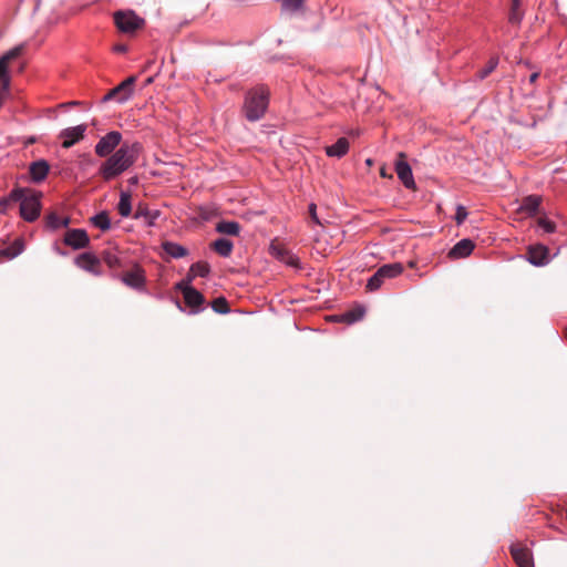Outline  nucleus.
<instances>
[{
  "label": "nucleus",
  "mask_w": 567,
  "mask_h": 567,
  "mask_svg": "<svg viewBox=\"0 0 567 567\" xmlns=\"http://www.w3.org/2000/svg\"><path fill=\"white\" fill-rule=\"evenodd\" d=\"M475 245L471 239H462L449 251L452 259L465 258L471 255Z\"/></svg>",
  "instance_id": "f3484780"
},
{
  "label": "nucleus",
  "mask_w": 567,
  "mask_h": 567,
  "mask_svg": "<svg viewBox=\"0 0 567 567\" xmlns=\"http://www.w3.org/2000/svg\"><path fill=\"white\" fill-rule=\"evenodd\" d=\"M10 200H13V199L11 198V195L9 196V198H2V199L0 200V212H4V210H6V208H7V206H8V204H9V202H10Z\"/></svg>",
  "instance_id": "79ce46f5"
},
{
  "label": "nucleus",
  "mask_w": 567,
  "mask_h": 567,
  "mask_svg": "<svg viewBox=\"0 0 567 567\" xmlns=\"http://www.w3.org/2000/svg\"><path fill=\"white\" fill-rule=\"evenodd\" d=\"M395 172L398 177L403 183V185L409 189H415V182L413 178L411 166L406 162V156L404 153H399L398 158L395 161Z\"/></svg>",
  "instance_id": "9d476101"
},
{
  "label": "nucleus",
  "mask_w": 567,
  "mask_h": 567,
  "mask_svg": "<svg viewBox=\"0 0 567 567\" xmlns=\"http://www.w3.org/2000/svg\"><path fill=\"white\" fill-rule=\"evenodd\" d=\"M148 214H150V210L140 205L137 208H136V212H135V215H134V218H141V217H144V218H147L148 217Z\"/></svg>",
  "instance_id": "58836bf2"
},
{
  "label": "nucleus",
  "mask_w": 567,
  "mask_h": 567,
  "mask_svg": "<svg viewBox=\"0 0 567 567\" xmlns=\"http://www.w3.org/2000/svg\"><path fill=\"white\" fill-rule=\"evenodd\" d=\"M69 223H70L69 217H60L55 213H51L47 217V225H48V227H50L52 229H58L60 227H68Z\"/></svg>",
  "instance_id": "c756f323"
},
{
  "label": "nucleus",
  "mask_w": 567,
  "mask_h": 567,
  "mask_svg": "<svg viewBox=\"0 0 567 567\" xmlns=\"http://www.w3.org/2000/svg\"><path fill=\"white\" fill-rule=\"evenodd\" d=\"M540 202L542 198L539 196H527L523 199L520 209L529 214H535L540 205Z\"/></svg>",
  "instance_id": "bb28decb"
},
{
  "label": "nucleus",
  "mask_w": 567,
  "mask_h": 567,
  "mask_svg": "<svg viewBox=\"0 0 567 567\" xmlns=\"http://www.w3.org/2000/svg\"><path fill=\"white\" fill-rule=\"evenodd\" d=\"M140 150L141 145L138 143H123L102 163L99 175L106 182L120 176L136 162Z\"/></svg>",
  "instance_id": "f257e3e1"
},
{
  "label": "nucleus",
  "mask_w": 567,
  "mask_h": 567,
  "mask_svg": "<svg viewBox=\"0 0 567 567\" xmlns=\"http://www.w3.org/2000/svg\"><path fill=\"white\" fill-rule=\"evenodd\" d=\"M114 22L124 33H133L144 25V20L133 11H117L114 13Z\"/></svg>",
  "instance_id": "423d86ee"
},
{
  "label": "nucleus",
  "mask_w": 567,
  "mask_h": 567,
  "mask_svg": "<svg viewBox=\"0 0 567 567\" xmlns=\"http://www.w3.org/2000/svg\"><path fill=\"white\" fill-rule=\"evenodd\" d=\"M152 64H153V61H152V60L147 61V63H146V64H145V66L143 68V71L148 70V69L151 68V65H152Z\"/></svg>",
  "instance_id": "a18cd8bd"
},
{
  "label": "nucleus",
  "mask_w": 567,
  "mask_h": 567,
  "mask_svg": "<svg viewBox=\"0 0 567 567\" xmlns=\"http://www.w3.org/2000/svg\"><path fill=\"white\" fill-rule=\"evenodd\" d=\"M113 50L118 53H125L127 51V47L125 44H116Z\"/></svg>",
  "instance_id": "37998d69"
},
{
  "label": "nucleus",
  "mask_w": 567,
  "mask_h": 567,
  "mask_svg": "<svg viewBox=\"0 0 567 567\" xmlns=\"http://www.w3.org/2000/svg\"><path fill=\"white\" fill-rule=\"evenodd\" d=\"M24 44H19L0 58V107L2 106L10 85V78L8 75L9 64L18 59L24 52Z\"/></svg>",
  "instance_id": "20e7f679"
},
{
  "label": "nucleus",
  "mask_w": 567,
  "mask_h": 567,
  "mask_svg": "<svg viewBox=\"0 0 567 567\" xmlns=\"http://www.w3.org/2000/svg\"><path fill=\"white\" fill-rule=\"evenodd\" d=\"M269 91L264 86L250 90L245 97L243 113L250 122L260 120L268 106Z\"/></svg>",
  "instance_id": "f03ea898"
},
{
  "label": "nucleus",
  "mask_w": 567,
  "mask_h": 567,
  "mask_svg": "<svg viewBox=\"0 0 567 567\" xmlns=\"http://www.w3.org/2000/svg\"><path fill=\"white\" fill-rule=\"evenodd\" d=\"M520 7H522L520 0H512V6H511V10H509V16H508V21L512 24L520 23L523 17H524V12L520 9Z\"/></svg>",
  "instance_id": "cd10ccee"
},
{
  "label": "nucleus",
  "mask_w": 567,
  "mask_h": 567,
  "mask_svg": "<svg viewBox=\"0 0 567 567\" xmlns=\"http://www.w3.org/2000/svg\"><path fill=\"white\" fill-rule=\"evenodd\" d=\"M118 214L122 217H128L132 212V197L130 193L122 192L120 196V202L117 204Z\"/></svg>",
  "instance_id": "b1692460"
},
{
  "label": "nucleus",
  "mask_w": 567,
  "mask_h": 567,
  "mask_svg": "<svg viewBox=\"0 0 567 567\" xmlns=\"http://www.w3.org/2000/svg\"><path fill=\"white\" fill-rule=\"evenodd\" d=\"M364 308L363 307H355L342 315V320L347 323H353L364 316Z\"/></svg>",
  "instance_id": "7c9ffc66"
},
{
  "label": "nucleus",
  "mask_w": 567,
  "mask_h": 567,
  "mask_svg": "<svg viewBox=\"0 0 567 567\" xmlns=\"http://www.w3.org/2000/svg\"><path fill=\"white\" fill-rule=\"evenodd\" d=\"M190 267L192 270L195 271L196 276L199 277H207L208 274L210 272V266L206 261L195 262Z\"/></svg>",
  "instance_id": "72a5a7b5"
},
{
  "label": "nucleus",
  "mask_w": 567,
  "mask_h": 567,
  "mask_svg": "<svg viewBox=\"0 0 567 567\" xmlns=\"http://www.w3.org/2000/svg\"><path fill=\"white\" fill-rule=\"evenodd\" d=\"M152 82H153V78H148V79L146 80V84H151Z\"/></svg>",
  "instance_id": "de8ad7c7"
},
{
  "label": "nucleus",
  "mask_w": 567,
  "mask_h": 567,
  "mask_svg": "<svg viewBox=\"0 0 567 567\" xmlns=\"http://www.w3.org/2000/svg\"><path fill=\"white\" fill-rule=\"evenodd\" d=\"M102 260L111 268L116 269L122 267L121 259L115 249H106L101 254Z\"/></svg>",
  "instance_id": "a878e982"
},
{
  "label": "nucleus",
  "mask_w": 567,
  "mask_h": 567,
  "mask_svg": "<svg viewBox=\"0 0 567 567\" xmlns=\"http://www.w3.org/2000/svg\"><path fill=\"white\" fill-rule=\"evenodd\" d=\"M159 213L157 210L150 212L147 219L148 225H153L154 220L158 217Z\"/></svg>",
  "instance_id": "a19ab883"
},
{
  "label": "nucleus",
  "mask_w": 567,
  "mask_h": 567,
  "mask_svg": "<svg viewBox=\"0 0 567 567\" xmlns=\"http://www.w3.org/2000/svg\"><path fill=\"white\" fill-rule=\"evenodd\" d=\"M349 151V141L346 137H340L330 146L326 147V154L330 157H342Z\"/></svg>",
  "instance_id": "412c9836"
},
{
  "label": "nucleus",
  "mask_w": 567,
  "mask_h": 567,
  "mask_svg": "<svg viewBox=\"0 0 567 567\" xmlns=\"http://www.w3.org/2000/svg\"><path fill=\"white\" fill-rule=\"evenodd\" d=\"M403 271V266L400 262L388 264L380 267L377 272L368 280L367 290H378L385 279L395 278Z\"/></svg>",
  "instance_id": "39448f33"
},
{
  "label": "nucleus",
  "mask_w": 567,
  "mask_h": 567,
  "mask_svg": "<svg viewBox=\"0 0 567 567\" xmlns=\"http://www.w3.org/2000/svg\"><path fill=\"white\" fill-rule=\"evenodd\" d=\"M467 217V210L464 206L458 205L456 207L455 221L457 225H461Z\"/></svg>",
  "instance_id": "c9c22d12"
},
{
  "label": "nucleus",
  "mask_w": 567,
  "mask_h": 567,
  "mask_svg": "<svg viewBox=\"0 0 567 567\" xmlns=\"http://www.w3.org/2000/svg\"><path fill=\"white\" fill-rule=\"evenodd\" d=\"M195 277H196V274H195V271L192 270V267H190L186 279L182 280L179 284L190 285V282L194 280Z\"/></svg>",
  "instance_id": "ea45409f"
},
{
  "label": "nucleus",
  "mask_w": 567,
  "mask_h": 567,
  "mask_svg": "<svg viewBox=\"0 0 567 567\" xmlns=\"http://www.w3.org/2000/svg\"><path fill=\"white\" fill-rule=\"evenodd\" d=\"M176 289L183 293L186 306L192 308L193 312H197L205 301L204 296L188 284H177Z\"/></svg>",
  "instance_id": "1a4fd4ad"
},
{
  "label": "nucleus",
  "mask_w": 567,
  "mask_h": 567,
  "mask_svg": "<svg viewBox=\"0 0 567 567\" xmlns=\"http://www.w3.org/2000/svg\"><path fill=\"white\" fill-rule=\"evenodd\" d=\"M162 247L173 258H183L188 255V250L184 246L173 241H164Z\"/></svg>",
  "instance_id": "5701e85b"
},
{
  "label": "nucleus",
  "mask_w": 567,
  "mask_h": 567,
  "mask_svg": "<svg viewBox=\"0 0 567 567\" xmlns=\"http://www.w3.org/2000/svg\"><path fill=\"white\" fill-rule=\"evenodd\" d=\"M76 104H78V102H70V103H68V105H71V106H74ZM60 106L63 107V106H66V104H61Z\"/></svg>",
  "instance_id": "49530a36"
},
{
  "label": "nucleus",
  "mask_w": 567,
  "mask_h": 567,
  "mask_svg": "<svg viewBox=\"0 0 567 567\" xmlns=\"http://www.w3.org/2000/svg\"><path fill=\"white\" fill-rule=\"evenodd\" d=\"M11 198L20 202L21 217L27 221H34L40 215V193L27 188H16L11 192Z\"/></svg>",
  "instance_id": "7ed1b4c3"
},
{
  "label": "nucleus",
  "mask_w": 567,
  "mask_h": 567,
  "mask_svg": "<svg viewBox=\"0 0 567 567\" xmlns=\"http://www.w3.org/2000/svg\"><path fill=\"white\" fill-rule=\"evenodd\" d=\"M122 281L130 288L142 290L146 282L145 271L138 266L134 267L122 275Z\"/></svg>",
  "instance_id": "f8f14e48"
},
{
  "label": "nucleus",
  "mask_w": 567,
  "mask_h": 567,
  "mask_svg": "<svg viewBox=\"0 0 567 567\" xmlns=\"http://www.w3.org/2000/svg\"><path fill=\"white\" fill-rule=\"evenodd\" d=\"M381 176H383V177H385V176H386V174H385L384 169H381Z\"/></svg>",
  "instance_id": "09e8293b"
},
{
  "label": "nucleus",
  "mask_w": 567,
  "mask_h": 567,
  "mask_svg": "<svg viewBox=\"0 0 567 567\" xmlns=\"http://www.w3.org/2000/svg\"><path fill=\"white\" fill-rule=\"evenodd\" d=\"M497 64H498V58L497 56L491 58L488 60L486 66L478 71L477 76L481 80L487 78L496 69Z\"/></svg>",
  "instance_id": "2f4dec72"
},
{
  "label": "nucleus",
  "mask_w": 567,
  "mask_h": 567,
  "mask_svg": "<svg viewBox=\"0 0 567 567\" xmlns=\"http://www.w3.org/2000/svg\"><path fill=\"white\" fill-rule=\"evenodd\" d=\"M565 336H566V338H567V329H566V331H565Z\"/></svg>",
  "instance_id": "8fccbe9b"
},
{
  "label": "nucleus",
  "mask_w": 567,
  "mask_h": 567,
  "mask_svg": "<svg viewBox=\"0 0 567 567\" xmlns=\"http://www.w3.org/2000/svg\"><path fill=\"white\" fill-rule=\"evenodd\" d=\"M302 1L303 0H282V7L287 10L296 11L301 7Z\"/></svg>",
  "instance_id": "f704fd0d"
},
{
  "label": "nucleus",
  "mask_w": 567,
  "mask_h": 567,
  "mask_svg": "<svg viewBox=\"0 0 567 567\" xmlns=\"http://www.w3.org/2000/svg\"><path fill=\"white\" fill-rule=\"evenodd\" d=\"M49 169V163L44 159H39L30 164L29 173L33 182L40 183L47 177Z\"/></svg>",
  "instance_id": "a211bd4d"
},
{
  "label": "nucleus",
  "mask_w": 567,
  "mask_h": 567,
  "mask_svg": "<svg viewBox=\"0 0 567 567\" xmlns=\"http://www.w3.org/2000/svg\"><path fill=\"white\" fill-rule=\"evenodd\" d=\"M212 308L217 313H227L229 312L228 301L224 297H218L212 302Z\"/></svg>",
  "instance_id": "473e14b6"
},
{
  "label": "nucleus",
  "mask_w": 567,
  "mask_h": 567,
  "mask_svg": "<svg viewBox=\"0 0 567 567\" xmlns=\"http://www.w3.org/2000/svg\"><path fill=\"white\" fill-rule=\"evenodd\" d=\"M74 262L78 267L87 272H91L95 276L101 275V259L92 252H83L79 255Z\"/></svg>",
  "instance_id": "ddd939ff"
},
{
  "label": "nucleus",
  "mask_w": 567,
  "mask_h": 567,
  "mask_svg": "<svg viewBox=\"0 0 567 567\" xmlns=\"http://www.w3.org/2000/svg\"><path fill=\"white\" fill-rule=\"evenodd\" d=\"M308 213H309V216L310 218L316 223V224H321L319 218H318V215H317V205L311 203L308 207Z\"/></svg>",
  "instance_id": "4c0bfd02"
},
{
  "label": "nucleus",
  "mask_w": 567,
  "mask_h": 567,
  "mask_svg": "<svg viewBox=\"0 0 567 567\" xmlns=\"http://www.w3.org/2000/svg\"><path fill=\"white\" fill-rule=\"evenodd\" d=\"M24 250L23 238H17L10 246L0 249V259H13Z\"/></svg>",
  "instance_id": "aec40b11"
},
{
  "label": "nucleus",
  "mask_w": 567,
  "mask_h": 567,
  "mask_svg": "<svg viewBox=\"0 0 567 567\" xmlns=\"http://www.w3.org/2000/svg\"><path fill=\"white\" fill-rule=\"evenodd\" d=\"M538 76H539L538 72L532 73L529 76V83L534 84L536 82V80L538 79Z\"/></svg>",
  "instance_id": "c03bdc74"
},
{
  "label": "nucleus",
  "mask_w": 567,
  "mask_h": 567,
  "mask_svg": "<svg viewBox=\"0 0 567 567\" xmlns=\"http://www.w3.org/2000/svg\"><path fill=\"white\" fill-rule=\"evenodd\" d=\"M63 243L78 250L86 248L90 245L87 233L81 228L68 229L64 234Z\"/></svg>",
  "instance_id": "9b49d317"
},
{
  "label": "nucleus",
  "mask_w": 567,
  "mask_h": 567,
  "mask_svg": "<svg viewBox=\"0 0 567 567\" xmlns=\"http://www.w3.org/2000/svg\"><path fill=\"white\" fill-rule=\"evenodd\" d=\"M212 249L221 257H229L233 251V243L226 238H218L212 245Z\"/></svg>",
  "instance_id": "4be33fe9"
},
{
  "label": "nucleus",
  "mask_w": 567,
  "mask_h": 567,
  "mask_svg": "<svg viewBox=\"0 0 567 567\" xmlns=\"http://www.w3.org/2000/svg\"><path fill=\"white\" fill-rule=\"evenodd\" d=\"M270 252L271 255L277 258L279 261L293 267V268H300V260L299 258L293 255L291 251H289L287 248L279 244L272 243L270 246Z\"/></svg>",
  "instance_id": "4468645a"
},
{
  "label": "nucleus",
  "mask_w": 567,
  "mask_h": 567,
  "mask_svg": "<svg viewBox=\"0 0 567 567\" xmlns=\"http://www.w3.org/2000/svg\"><path fill=\"white\" fill-rule=\"evenodd\" d=\"M216 230L220 234L237 236L240 231V225L237 221H219L216 225Z\"/></svg>",
  "instance_id": "393cba45"
},
{
  "label": "nucleus",
  "mask_w": 567,
  "mask_h": 567,
  "mask_svg": "<svg viewBox=\"0 0 567 567\" xmlns=\"http://www.w3.org/2000/svg\"><path fill=\"white\" fill-rule=\"evenodd\" d=\"M548 248L543 245L529 246L527 260L535 266H543L548 261Z\"/></svg>",
  "instance_id": "dca6fc26"
},
{
  "label": "nucleus",
  "mask_w": 567,
  "mask_h": 567,
  "mask_svg": "<svg viewBox=\"0 0 567 567\" xmlns=\"http://www.w3.org/2000/svg\"><path fill=\"white\" fill-rule=\"evenodd\" d=\"M136 81V76H128L126 80L121 82L117 86L113 87L107 92V94L103 97V101H110L117 99L120 102L126 101L133 93V86Z\"/></svg>",
  "instance_id": "6e6552de"
},
{
  "label": "nucleus",
  "mask_w": 567,
  "mask_h": 567,
  "mask_svg": "<svg viewBox=\"0 0 567 567\" xmlns=\"http://www.w3.org/2000/svg\"><path fill=\"white\" fill-rule=\"evenodd\" d=\"M91 223L103 231L109 230L111 227L110 217L106 212H101L91 217Z\"/></svg>",
  "instance_id": "c85d7f7f"
},
{
  "label": "nucleus",
  "mask_w": 567,
  "mask_h": 567,
  "mask_svg": "<svg viewBox=\"0 0 567 567\" xmlns=\"http://www.w3.org/2000/svg\"><path fill=\"white\" fill-rule=\"evenodd\" d=\"M122 142V134L117 131L109 132L106 135L100 138L95 145V154L100 157H106L114 153L115 148Z\"/></svg>",
  "instance_id": "0eeeda50"
},
{
  "label": "nucleus",
  "mask_w": 567,
  "mask_h": 567,
  "mask_svg": "<svg viewBox=\"0 0 567 567\" xmlns=\"http://www.w3.org/2000/svg\"><path fill=\"white\" fill-rule=\"evenodd\" d=\"M86 125H78L74 127H68L61 131L60 137L63 138L62 147L70 148L76 142L83 140Z\"/></svg>",
  "instance_id": "2eb2a0df"
},
{
  "label": "nucleus",
  "mask_w": 567,
  "mask_h": 567,
  "mask_svg": "<svg viewBox=\"0 0 567 567\" xmlns=\"http://www.w3.org/2000/svg\"><path fill=\"white\" fill-rule=\"evenodd\" d=\"M538 225L545 229V231L547 233H554L555 229H556V226L553 221H550L549 219L547 218H539L538 219Z\"/></svg>",
  "instance_id": "e433bc0d"
},
{
  "label": "nucleus",
  "mask_w": 567,
  "mask_h": 567,
  "mask_svg": "<svg viewBox=\"0 0 567 567\" xmlns=\"http://www.w3.org/2000/svg\"><path fill=\"white\" fill-rule=\"evenodd\" d=\"M511 554L519 567H534L532 554L527 548L513 546Z\"/></svg>",
  "instance_id": "6ab92c4d"
}]
</instances>
